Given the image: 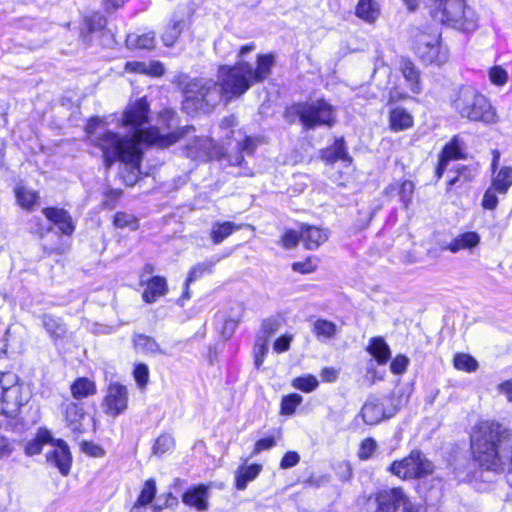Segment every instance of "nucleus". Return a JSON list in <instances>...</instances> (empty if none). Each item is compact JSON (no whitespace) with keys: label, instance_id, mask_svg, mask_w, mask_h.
<instances>
[{"label":"nucleus","instance_id":"60","mask_svg":"<svg viewBox=\"0 0 512 512\" xmlns=\"http://www.w3.org/2000/svg\"><path fill=\"white\" fill-rule=\"evenodd\" d=\"M320 376L324 382H334L337 379L338 372L334 368L326 367L322 369Z\"/></svg>","mask_w":512,"mask_h":512},{"label":"nucleus","instance_id":"4","mask_svg":"<svg viewBox=\"0 0 512 512\" xmlns=\"http://www.w3.org/2000/svg\"><path fill=\"white\" fill-rule=\"evenodd\" d=\"M453 109L462 117L474 122L495 124L499 121L496 109L489 99L475 87H460L451 101Z\"/></svg>","mask_w":512,"mask_h":512},{"label":"nucleus","instance_id":"3","mask_svg":"<svg viewBox=\"0 0 512 512\" xmlns=\"http://www.w3.org/2000/svg\"><path fill=\"white\" fill-rule=\"evenodd\" d=\"M470 442L474 459L481 467L495 472L507 467V482L512 487L510 430L495 420L483 419L474 425Z\"/></svg>","mask_w":512,"mask_h":512},{"label":"nucleus","instance_id":"15","mask_svg":"<svg viewBox=\"0 0 512 512\" xmlns=\"http://www.w3.org/2000/svg\"><path fill=\"white\" fill-rule=\"evenodd\" d=\"M499 161V154H494V159L492 163V169L494 171V176L492 178V186L500 194H506L509 188L512 186V168L504 166L499 169V171H495L496 165Z\"/></svg>","mask_w":512,"mask_h":512},{"label":"nucleus","instance_id":"57","mask_svg":"<svg viewBox=\"0 0 512 512\" xmlns=\"http://www.w3.org/2000/svg\"><path fill=\"white\" fill-rule=\"evenodd\" d=\"M337 474L342 481H347L352 475V469L348 462L342 461L336 465Z\"/></svg>","mask_w":512,"mask_h":512},{"label":"nucleus","instance_id":"29","mask_svg":"<svg viewBox=\"0 0 512 512\" xmlns=\"http://www.w3.org/2000/svg\"><path fill=\"white\" fill-rule=\"evenodd\" d=\"M480 242V236L476 232H465L455 237L449 244L448 249L452 253L460 250L476 247Z\"/></svg>","mask_w":512,"mask_h":512},{"label":"nucleus","instance_id":"26","mask_svg":"<svg viewBox=\"0 0 512 512\" xmlns=\"http://www.w3.org/2000/svg\"><path fill=\"white\" fill-rule=\"evenodd\" d=\"M367 351L379 365L386 364L391 358V350L383 337H373L367 346Z\"/></svg>","mask_w":512,"mask_h":512},{"label":"nucleus","instance_id":"47","mask_svg":"<svg viewBox=\"0 0 512 512\" xmlns=\"http://www.w3.org/2000/svg\"><path fill=\"white\" fill-rule=\"evenodd\" d=\"M414 188L413 182L409 180H405L399 185V197L405 208H408L412 201Z\"/></svg>","mask_w":512,"mask_h":512},{"label":"nucleus","instance_id":"49","mask_svg":"<svg viewBox=\"0 0 512 512\" xmlns=\"http://www.w3.org/2000/svg\"><path fill=\"white\" fill-rule=\"evenodd\" d=\"M409 359L405 355H397L390 364V370L395 375H402L406 372Z\"/></svg>","mask_w":512,"mask_h":512},{"label":"nucleus","instance_id":"1","mask_svg":"<svg viewBox=\"0 0 512 512\" xmlns=\"http://www.w3.org/2000/svg\"><path fill=\"white\" fill-rule=\"evenodd\" d=\"M254 43L244 45L238 52V61L234 66L222 65L218 69V82L212 79H192L184 88L183 108L187 113L208 112L222 98L227 102L237 98L254 84L266 80L275 64L273 54H259L256 67L243 60L244 56L254 51Z\"/></svg>","mask_w":512,"mask_h":512},{"label":"nucleus","instance_id":"51","mask_svg":"<svg viewBox=\"0 0 512 512\" xmlns=\"http://www.w3.org/2000/svg\"><path fill=\"white\" fill-rule=\"evenodd\" d=\"M317 268V261L314 258H307L305 261L295 262L292 269L303 274L311 273Z\"/></svg>","mask_w":512,"mask_h":512},{"label":"nucleus","instance_id":"62","mask_svg":"<svg viewBox=\"0 0 512 512\" xmlns=\"http://www.w3.org/2000/svg\"><path fill=\"white\" fill-rule=\"evenodd\" d=\"M402 506L403 512H426L424 507L412 504L407 496H405V501H403Z\"/></svg>","mask_w":512,"mask_h":512},{"label":"nucleus","instance_id":"61","mask_svg":"<svg viewBox=\"0 0 512 512\" xmlns=\"http://www.w3.org/2000/svg\"><path fill=\"white\" fill-rule=\"evenodd\" d=\"M500 393L506 396L507 400L512 402V380L505 381L498 386Z\"/></svg>","mask_w":512,"mask_h":512},{"label":"nucleus","instance_id":"22","mask_svg":"<svg viewBox=\"0 0 512 512\" xmlns=\"http://www.w3.org/2000/svg\"><path fill=\"white\" fill-rule=\"evenodd\" d=\"M243 227H251L247 224H236L231 221L216 222L212 225L210 237L215 245L222 243L234 231L240 230Z\"/></svg>","mask_w":512,"mask_h":512},{"label":"nucleus","instance_id":"41","mask_svg":"<svg viewBox=\"0 0 512 512\" xmlns=\"http://www.w3.org/2000/svg\"><path fill=\"white\" fill-rule=\"evenodd\" d=\"M302 401L303 397L296 393L284 396L281 400L280 414L286 416L293 415Z\"/></svg>","mask_w":512,"mask_h":512},{"label":"nucleus","instance_id":"56","mask_svg":"<svg viewBox=\"0 0 512 512\" xmlns=\"http://www.w3.org/2000/svg\"><path fill=\"white\" fill-rule=\"evenodd\" d=\"M82 451L92 457H102L104 455V450L92 442H83Z\"/></svg>","mask_w":512,"mask_h":512},{"label":"nucleus","instance_id":"24","mask_svg":"<svg viewBox=\"0 0 512 512\" xmlns=\"http://www.w3.org/2000/svg\"><path fill=\"white\" fill-rule=\"evenodd\" d=\"M412 115L404 108L397 107L389 113V126L393 132L407 130L413 126Z\"/></svg>","mask_w":512,"mask_h":512},{"label":"nucleus","instance_id":"16","mask_svg":"<svg viewBox=\"0 0 512 512\" xmlns=\"http://www.w3.org/2000/svg\"><path fill=\"white\" fill-rule=\"evenodd\" d=\"M45 217L55 224L59 230L65 235H71L74 232V225L71 216L64 209L45 208L43 210Z\"/></svg>","mask_w":512,"mask_h":512},{"label":"nucleus","instance_id":"25","mask_svg":"<svg viewBox=\"0 0 512 512\" xmlns=\"http://www.w3.org/2000/svg\"><path fill=\"white\" fill-rule=\"evenodd\" d=\"M262 470L260 464L242 465L235 471V487L245 490L248 483L255 480Z\"/></svg>","mask_w":512,"mask_h":512},{"label":"nucleus","instance_id":"8","mask_svg":"<svg viewBox=\"0 0 512 512\" xmlns=\"http://www.w3.org/2000/svg\"><path fill=\"white\" fill-rule=\"evenodd\" d=\"M127 405L128 390L126 386L118 382L110 383L102 404L105 413L116 417L127 409Z\"/></svg>","mask_w":512,"mask_h":512},{"label":"nucleus","instance_id":"55","mask_svg":"<svg viewBox=\"0 0 512 512\" xmlns=\"http://www.w3.org/2000/svg\"><path fill=\"white\" fill-rule=\"evenodd\" d=\"M300 461V456L297 452L295 451H289L287 453H285V455L283 456L281 462H280V467L282 469H288V468H292L294 466H296Z\"/></svg>","mask_w":512,"mask_h":512},{"label":"nucleus","instance_id":"63","mask_svg":"<svg viewBox=\"0 0 512 512\" xmlns=\"http://www.w3.org/2000/svg\"><path fill=\"white\" fill-rule=\"evenodd\" d=\"M236 327H237V322L235 320H232V319L226 320L224 323L223 334L227 337H230L232 335V333L234 332V330L236 329Z\"/></svg>","mask_w":512,"mask_h":512},{"label":"nucleus","instance_id":"11","mask_svg":"<svg viewBox=\"0 0 512 512\" xmlns=\"http://www.w3.org/2000/svg\"><path fill=\"white\" fill-rule=\"evenodd\" d=\"M52 450L47 452V461L56 466L64 476L70 472L72 457L68 445L63 440H56L52 444Z\"/></svg>","mask_w":512,"mask_h":512},{"label":"nucleus","instance_id":"64","mask_svg":"<svg viewBox=\"0 0 512 512\" xmlns=\"http://www.w3.org/2000/svg\"><path fill=\"white\" fill-rule=\"evenodd\" d=\"M12 452L10 442L5 438H0V454L2 456H8Z\"/></svg>","mask_w":512,"mask_h":512},{"label":"nucleus","instance_id":"58","mask_svg":"<svg viewBox=\"0 0 512 512\" xmlns=\"http://www.w3.org/2000/svg\"><path fill=\"white\" fill-rule=\"evenodd\" d=\"M279 329V322L274 319H267L262 324V330L266 338H269Z\"/></svg>","mask_w":512,"mask_h":512},{"label":"nucleus","instance_id":"50","mask_svg":"<svg viewBox=\"0 0 512 512\" xmlns=\"http://www.w3.org/2000/svg\"><path fill=\"white\" fill-rule=\"evenodd\" d=\"M377 447L376 442L372 438H366L361 442L358 452L359 458L362 460L369 459Z\"/></svg>","mask_w":512,"mask_h":512},{"label":"nucleus","instance_id":"59","mask_svg":"<svg viewBox=\"0 0 512 512\" xmlns=\"http://www.w3.org/2000/svg\"><path fill=\"white\" fill-rule=\"evenodd\" d=\"M291 339L292 337L287 335L279 337L274 343V350L277 352H284L288 350Z\"/></svg>","mask_w":512,"mask_h":512},{"label":"nucleus","instance_id":"32","mask_svg":"<svg viewBox=\"0 0 512 512\" xmlns=\"http://www.w3.org/2000/svg\"><path fill=\"white\" fill-rule=\"evenodd\" d=\"M126 45L131 49H152L155 45V33L152 31L143 34L131 33L126 38Z\"/></svg>","mask_w":512,"mask_h":512},{"label":"nucleus","instance_id":"54","mask_svg":"<svg viewBox=\"0 0 512 512\" xmlns=\"http://www.w3.org/2000/svg\"><path fill=\"white\" fill-rule=\"evenodd\" d=\"M276 445L274 437H266L259 439L254 446L252 456L258 455L262 451L269 450Z\"/></svg>","mask_w":512,"mask_h":512},{"label":"nucleus","instance_id":"40","mask_svg":"<svg viewBox=\"0 0 512 512\" xmlns=\"http://www.w3.org/2000/svg\"><path fill=\"white\" fill-rule=\"evenodd\" d=\"M50 441L51 435L48 431H39L35 439L26 444L25 452L29 456L39 454L42 451L43 445Z\"/></svg>","mask_w":512,"mask_h":512},{"label":"nucleus","instance_id":"20","mask_svg":"<svg viewBox=\"0 0 512 512\" xmlns=\"http://www.w3.org/2000/svg\"><path fill=\"white\" fill-rule=\"evenodd\" d=\"M461 157L462 155L458 144V139L455 137L442 149V152L439 156L438 166L436 168L437 178L440 179L442 177L450 161L457 160Z\"/></svg>","mask_w":512,"mask_h":512},{"label":"nucleus","instance_id":"46","mask_svg":"<svg viewBox=\"0 0 512 512\" xmlns=\"http://www.w3.org/2000/svg\"><path fill=\"white\" fill-rule=\"evenodd\" d=\"M489 80L497 86H503L508 80L507 71L501 66H493L488 72Z\"/></svg>","mask_w":512,"mask_h":512},{"label":"nucleus","instance_id":"37","mask_svg":"<svg viewBox=\"0 0 512 512\" xmlns=\"http://www.w3.org/2000/svg\"><path fill=\"white\" fill-rule=\"evenodd\" d=\"M42 324L50 337L55 340L62 338L66 333V328L62 321L52 315H43Z\"/></svg>","mask_w":512,"mask_h":512},{"label":"nucleus","instance_id":"7","mask_svg":"<svg viewBox=\"0 0 512 512\" xmlns=\"http://www.w3.org/2000/svg\"><path fill=\"white\" fill-rule=\"evenodd\" d=\"M389 471L403 480L416 479L432 474L434 465L423 453L413 450L403 459L394 461Z\"/></svg>","mask_w":512,"mask_h":512},{"label":"nucleus","instance_id":"28","mask_svg":"<svg viewBox=\"0 0 512 512\" xmlns=\"http://www.w3.org/2000/svg\"><path fill=\"white\" fill-rule=\"evenodd\" d=\"M185 26V21L181 17L173 16L166 25L161 39L165 46L171 47L178 40Z\"/></svg>","mask_w":512,"mask_h":512},{"label":"nucleus","instance_id":"38","mask_svg":"<svg viewBox=\"0 0 512 512\" xmlns=\"http://www.w3.org/2000/svg\"><path fill=\"white\" fill-rule=\"evenodd\" d=\"M313 332L318 339L325 341L333 338L337 334V326L331 321L318 319L314 322Z\"/></svg>","mask_w":512,"mask_h":512},{"label":"nucleus","instance_id":"34","mask_svg":"<svg viewBox=\"0 0 512 512\" xmlns=\"http://www.w3.org/2000/svg\"><path fill=\"white\" fill-rule=\"evenodd\" d=\"M134 346L138 352L144 354H165L155 339L144 334H138L134 337Z\"/></svg>","mask_w":512,"mask_h":512},{"label":"nucleus","instance_id":"13","mask_svg":"<svg viewBox=\"0 0 512 512\" xmlns=\"http://www.w3.org/2000/svg\"><path fill=\"white\" fill-rule=\"evenodd\" d=\"M214 143L208 137H195L186 146V156L199 161L212 158Z\"/></svg>","mask_w":512,"mask_h":512},{"label":"nucleus","instance_id":"5","mask_svg":"<svg viewBox=\"0 0 512 512\" xmlns=\"http://www.w3.org/2000/svg\"><path fill=\"white\" fill-rule=\"evenodd\" d=\"M436 17L444 24L463 32H473L478 27L476 12L464 0H444Z\"/></svg>","mask_w":512,"mask_h":512},{"label":"nucleus","instance_id":"36","mask_svg":"<svg viewBox=\"0 0 512 512\" xmlns=\"http://www.w3.org/2000/svg\"><path fill=\"white\" fill-rule=\"evenodd\" d=\"M71 393L75 399L86 398L96 393L95 383L88 378H78L71 385Z\"/></svg>","mask_w":512,"mask_h":512},{"label":"nucleus","instance_id":"39","mask_svg":"<svg viewBox=\"0 0 512 512\" xmlns=\"http://www.w3.org/2000/svg\"><path fill=\"white\" fill-rule=\"evenodd\" d=\"M156 494L155 481L149 479L145 482L144 487L137 499V502L133 506L131 512H139L142 507L147 506L154 499Z\"/></svg>","mask_w":512,"mask_h":512},{"label":"nucleus","instance_id":"48","mask_svg":"<svg viewBox=\"0 0 512 512\" xmlns=\"http://www.w3.org/2000/svg\"><path fill=\"white\" fill-rule=\"evenodd\" d=\"M134 379L139 388H144L149 381V368L146 364L140 363L135 366L133 371Z\"/></svg>","mask_w":512,"mask_h":512},{"label":"nucleus","instance_id":"23","mask_svg":"<svg viewBox=\"0 0 512 512\" xmlns=\"http://www.w3.org/2000/svg\"><path fill=\"white\" fill-rule=\"evenodd\" d=\"M328 239L327 231L315 227L305 226L301 230V240L304 242L305 247L309 250L317 249L321 244Z\"/></svg>","mask_w":512,"mask_h":512},{"label":"nucleus","instance_id":"19","mask_svg":"<svg viewBox=\"0 0 512 512\" xmlns=\"http://www.w3.org/2000/svg\"><path fill=\"white\" fill-rule=\"evenodd\" d=\"M125 70L130 73L159 77L164 74V66L159 61H129L125 64Z\"/></svg>","mask_w":512,"mask_h":512},{"label":"nucleus","instance_id":"10","mask_svg":"<svg viewBox=\"0 0 512 512\" xmlns=\"http://www.w3.org/2000/svg\"><path fill=\"white\" fill-rule=\"evenodd\" d=\"M405 493L401 488H391L379 491L370 503L374 507L373 512H396L397 508L405 501Z\"/></svg>","mask_w":512,"mask_h":512},{"label":"nucleus","instance_id":"12","mask_svg":"<svg viewBox=\"0 0 512 512\" xmlns=\"http://www.w3.org/2000/svg\"><path fill=\"white\" fill-rule=\"evenodd\" d=\"M210 485L199 484L190 487L183 495V502L198 511H206L209 508Z\"/></svg>","mask_w":512,"mask_h":512},{"label":"nucleus","instance_id":"33","mask_svg":"<svg viewBox=\"0 0 512 512\" xmlns=\"http://www.w3.org/2000/svg\"><path fill=\"white\" fill-rule=\"evenodd\" d=\"M322 158L327 163H334L337 160L344 162H351V157L346 152L344 141L342 139L336 140L332 147L325 149L322 152Z\"/></svg>","mask_w":512,"mask_h":512},{"label":"nucleus","instance_id":"2","mask_svg":"<svg viewBox=\"0 0 512 512\" xmlns=\"http://www.w3.org/2000/svg\"><path fill=\"white\" fill-rule=\"evenodd\" d=\"M148 113L149 105L145 98L130 103L123 113L121 125L131 134L121 137L118 133L106 131L96 140L107 166L121 161L129 167L130 184L137 178L144 144L167 148L195 131L193 126H184L172 133H163L157 127L143 129V125L148 122Z\"/></svg>","mask_w":512,"mask_h":512},{"label":"nucleus","instance_id":"45","mask_svg":"<svg viewBox=\"0 0 512 512\" xmlns=\"http://www.w3.org/2000/svg\"><path fill=\"white\" fill-rule=\"evenodd\" d=\"M174 446V439L168 434L160 435L154 444L153 450L157 455H162L172 449Z\"/></svg>","mask_w":512,"mask_h":512},{"label":"nucleus","instance_id":"44","mask_svg":"<svg viewBox=\"0 0 512 512\" xmlns=\"http://www.w3.org/2000/svg\"><path fill=\"white\" fill-rule=\"evenodd\" d=\"M114 225L117 228H128L134 231L138 229V220L131 214L118 212L114 217Z\"/></svg>","mask_w":512,"mask_h":512},{"label":"nucleus","instance_id":"35","mask_svg":"<svg viewBox=\"0 0 512 512\" xmlns=\"http://www.w3.org/2000/svg\"><path fill=\"white\" fill-rule=\"evenodd\" d=\"M15 197L17 203L25 210H32L34 205L39 199V195L36 191L28 189L23 185H18L15 188Z\"/></svg>","mask_w":512,"mask_h":512},{"label":"nucleus","instance_id":"27","mask_svg":"<svg viewBox=\"0 0 512 512\" xmlns=\"http://www.w3.org/2000/svg\"><path fill=\"white\" fill-rule=\"evenodd\" d=\"M400 71L405 78L410 90L418 94L421 92L420 74L415 65L409 59H402L400 62Z\"/></svg>","mask_w":512,"mask_h":512},{"label":"nucleus","instance_id":"42","mask_svg":"<svg viewBox=\"0 0 512 512\" xmlns=\"http://www.w3.org/2000/svg\"><path fill=\"white\" fill-rule=\"evenodd\" d=\"M454 367L465 372H474L478 368V362L471 355L458 353L454 356Z\"/></svg>","mask_w":512,"mask_h":512},{"label":"nucleus","instance_id":"17","mask_svg":"<svg viewBox=\"0 0 512 512\" xmlns=\"http://www.w3.org/2000/svg\"><path fill=\"white\" fill-rule=\"evenodd\" d=\"M140 283L141 285H146V288L142 294L143 300L146 303L155 302L157 298L165 295L168 289L166 279L159 276H154L147 281H145L142 276Z\"/></svg>","mask_w":512,"mask_h":512},{"label":"nucleus","instance_id":"53","mask_svg":"<svg viewBox=\"0 0 512 512\" xmlns=\"http://www.w3.org/2000/svg\"><path fill=\"white\" fill-rule=\"evenodd\" d=\"M496 192L497 191L495 189H493L492 185L489 189L486 190V192L483 196V200H482V206L485 209L492 210V209L496 208V206L498 204V198L496 196Z\"/></svg>","mask_w":512,"mask_h":512},{"label":"nucleus","instance_id":"21","mask_svg":"<svg viewBox=\"0 0 512 512\" xmlns=\"http://www.w3.org/2000/svg\"><path fill=\"white\" fill-rule=\"evenodd\" d=\"M380 14V6L375 0H359L355 7V15L369 24L375 23Z\"/></svg>","mask_w":512,"mask_h":512},{"label":"nucleus","instance_id":"14","mask_svg":"<svg viewBox=\"0 0 512 512\" xmlns=\"http://www.w3.org/2000/svg\"><path fill=\"white\" fill-rule=\"evenodd\" d=\"M65 421L68 428L75 434H81L85 430V413L79 403L67 402L64 404Z\"/></svg>","mask_w":512,"mask_h":512},{"label":"nucleus","instance_id":"30","mask_svg":"<svg viewBox=\"0 0 512 512\" xmlns=\"http://www.w3.org/2000/svg\"><path fill=\"white\" fill-rule=\"evenodd\" d=\"M420 59L427 64L437 65H442L448 61L449 50L442 44L440 34L438 35V43L433 46L432 49L428 50V52L424 53Z\"/></svg>","mask_w":512,"mask_h":512},{"label":"nucleus","instance_id":"18","mask_svg":"<svg viewBox=\"0 0 512 512\" xmlns=\"http://www.w3.org/2000/svg\"><path fill=\"white\" fill-rule=\"evenodd\" d=\"M439 34L437 31L426 32L420 30L413 34V49L419 58L438 43Z\"/></svg>","mask_w":512,"mask_h":512},{"label":"nucleus","instance_id":"9","mask_svg":"<svg viewBox=\"0 0 512 512\" xmlns=\"http://www.w3.org/2000/svg\"><path fill=\"white\" fill-rule=\"evenodd\" d=\"M402 400H397V404L392 403V408L385 409L383 403L376 398H369L361 409L363 421L368 425L379 423L385 418L392 417L401 407Z\"/></svg>","mask_w":512,"mask_h":512},{"label":"nucleus","instance_id":"31","mask_svg":"<svg viewBox=\"0 0 512 512\" xmlns=\"http://www.w3.org/2000/svg\"><path fill=\"white\" fill-rule=\"evenodd\" d=\"M214 265H215V262H213L211 260H207V261H204L201 263H197L190 269L188 277L185 281V291H184L185 298H187V299L190 298V294H189L190 284L192 282L200 279L205 274L211 273Z\"/></svg>","mask_w":512,"mask_h":512},{"label":"nucleus","instance_id":"6","mask_svg":"<svg viewBox=\"0 0 512 512\" xmlns=\"http://www.w3.org/2000/svg\"><path fill=\"white\" fill-rule=\"evenodd\" d=\"M291 116H297L306 129H313L316 126H331L335 121L333 107L325 100L297 104L290 107L286 112L289 121H294Z\"/></svg>","mask_w":512,"mask_h":512},{"label":"nucleus","instance_id":"43","mask_svg":"<svg viewBox=\"0 0 512 512\" xmlns=\"http://www.w3.org/2000/svg\"><path fill=\"white\" fill-rule=\"evenodd\" d=\"M319 385L318 379L311 374L297 377L292 381V386L305 393L314 391Z\"/></svg>","mask_w":512,"mask_h":512},{"label":"nucleus","instance_id":"52","mask_svg":"<svg viewBox=\"0 0 512 512\" xmlns=\"http://www.w3.org/2000/svg\"><path fill=\"white\" fill-rule=\"evenodd\" d=\"M300 239L301 233L298 234L296 231L288 230L282 236L281 243L284 248L290 249L294 248L298 244Z\"/></svg>","mask_w":512,"mask_h":512}]
</instances>
